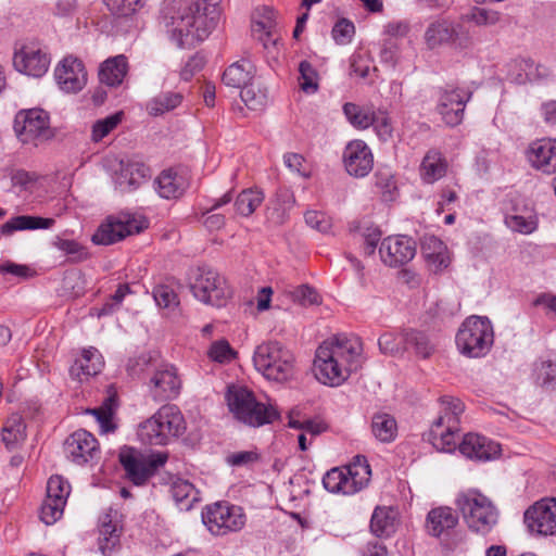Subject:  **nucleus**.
Listing matches in <instances>:
<instances>
[{"label": "nucleus", "instance_id": "nucleus-3", "mask_svg": "<svg viewBox=\"0 0 556 556\" xmlns=\"http://www.w3.org/2000/svg\"><path fill=\"white\" fill-rule=\"evenodd\" d=\"M226 401L235 418L250 427H262L280 418L274 404L257 401L254 393L245 387H229Z\"/></svg>", "mask_w": 556, "mask_h": 556}, {"label": "nucleus", "instance_id": "nucleus-51", "mask_svg": "<svg viewBox=\"0 0 556 556\" xmlns=\"http://www.w3.org/2000/svg\"><path fill=\"white\" fill-rule=\"evenodd\" d=\"M463 20L471 22L479 27H489L496 25L501 21V13L486 8L473 7L463 16Z\"/></svg>", "mask_w": 556, "mask_h": 556}, {"label": "nucleus", "instance_id": "nucleus-4", "mask_svg": "<svg viewBox=\"0 0 556 556\" xmlns=\"http://www.w3.org/2000/svg\"><path fill=\"white\" fill-rule=\"evenodd\" d=\"M456 505L468 529L475 533L486 535L498 522L500 510L494 503L478 491L460 494Z\"/></svg>", "mask_w": 556, "mask_h": 556}, {"label": "nucleus", "instance_id": "nucleus-54", "mask_svg": "<svg viewBox=\"0 0 556 556\" xmlns=\"http://www.w3.org/2000/svg\"><path fill=\"white\" fill-rule=\"evenodd\" d=\"M403 338L404 331L397 334L391 332L381 334L378 340L380 351L392 356L402 355L407 352L406 341L402 340Z\"/></svg>", "mask_w": 556, "mask_h": 556}, {"label": "nucleus", "instance_id": "nucleus-28", "mask_svg": "<svg viewBox=\"0 0 556 556\" xmlns=\"http://www.w3.org/2000/svg\"><path fill=\"white\" fill-rule=\"evenodd\" d=\"M128 71V63L125 55L119 54L104 61L99 70L101 83L114 87L122 84Z\"/></svg>", "mask_w": 556, "mask_h": 556}, {"label": "nucleus", "instance_id": "nucleus-57", "mask_svg": "<svg viewBox=\"0 0 556 556\" xmlns=\"http://www.w3.org/2000/svg\"><path fill=\"white\" fill-rule=\"evenodd\" d=\"M153 298L161 308L174 311L179 305L178 294L175 289L168 285H159L153 289Z\"/></svg>", "mask_w": 556, "mask_h": 556}, {"label": "nucleus", "instance_id": "nucleus-35", "mask_svg": "<svg viewBox=\"0 0 556 556\" xmlns=\"http://www.w3.org/2000/svg\"><path fill=\"white\" fill-rule=\"evenodd\" d=\"M54 224L53 218L39 216L20 215L11 218L1 226L3 235H11L17 230L48 229Z\"/></svg>", "mask_w": 556, "mask_h": 556}, {"label": "nucleus", "instance_id": "nucleus-17", "mask_svg": "<svg viewBox=\"0 0 556 556\" xmlns=\"http://www.w3.org/2000/svg\"><path fill=\"white\" fill-rule=\"evenodd\" d=\"M64 453L73 463L84 465L98 453V441L90 432L77 430L65 440Z\"/></svg>", "mask_w": 556, "mask_h": 556}, {"label": "nucleus", "instance_id": "nucleus-31", "mask_svg": "<svg viewBox=\"0 0 556 556\" xmlns=\"http://www.w3.org/2000/svg\"><path fill=\"white\" fill-rule=\"evenodd\" d=\"M441 420L434 419L428 433V440L438 451L452 453L458 446L457 433L459 429L440 428Z\"/></svg>", "mask_w": 556, "mask_h": 556}, {"label": "nucleus", "instance_id": "nucleus-46", "mask_svg": "<svg viewBox=\"0 0 556 556\" xmlns=\"http://www.w3.org/2000/svg\"><path fill=\"white\" fill-rule=\"evenodd\" d=\"M534 379L535 382L551 390H556V358L539 361L534 364Z\"/></svg>", "mask_w": 556, "mask_h": 556}, {"label": "nucleus", "instance_id": "nucleus-44", "mask_svg": "<svg viewBox=\"0 0 556 556\" xmlns=\"http://www.w3.org/2000/svg\"><path fill=\"white\" fill-rule=\"evenodd\" d=\"M323 484L331 493H342L345 495L355 493V488L351 486L345 470L342 468H332L327 471L323 478Z\"/></svg>", "mask_w": 556, "mask_h": 556}, {"label": "nucleus", "instance_id": "nucleus-64", "mask_svg": "<svg viewBox=\"0 0 556 556\" xmlns=\"http://www.w3.org/2000/svg\"><path fill=\"white\" fill-rule=\"evenodd\" d=\"M292 295L294 301L303 306L318 305L321 303V299L318 292L307 285L298 287L293 291Z\"/></svg>", "mask_w": 556, "mask_h": 556}, {"label": "nucleus", "instance_id": "nucleus-49", "mask_svg": "<svg viewBox=\"0 0 556 556\" xmlns=\"http://www.w3.org/2000/svg\"><path fill=\"white\" fill-rule=\"evenodd\" d=\"M505 225L515 232L529 235L538 228V218L531 211L526 214H509L505 216Z\"/></svg>", "mask_w": 556, "mask_h": 556}, {"label": "nucleus", "instance_id": "nucleus-42", "mask_svg": "<svg viewBox=\"0 0 556 556\" xmlns=\"http://www.w3.org/2000/svg\"><path fill=\"white\" fill-rule=\"evenodd\" d=\"M138 437L141 442L150 445H166L168 443L161 428V424L156 419V413L140 424Z\"/></svg>", "mask_w": 556, "mask_h": 556}, {"label": "nucleus", "instance_id": "nucleus-27", "mask_svg": "<svg viewBox=\"0 0 556 556\" xmlns=\"http://www.w3.org/2000/svg\"><path fill=\"white\" fill-rule=\"evenodd\" d=\"M149 176V168L141 163H129L123 166L116 175L115 184L122 192L138 188Z\"/></svg>", "mask_w": 556, "mask_h": 556}, {"label": "nucleus", "instance_id": "nucleus-24", "mask_svg": "<svg viewBox=\"0 0 556 556\" xmlns=\"http://www.w3.org/2000/svg\"><path fill=\"white\" fill-rule=\"evenodd\" d=\"M119 462L124 467L128 479L136 485H142L152 476V470L147 462L135 455L131 448L124 450L119 454Z\"/></svg>", "mask_w": 556, "mask_h": 556}, {"label": "nucleus", "instance_id": "nucleus-21", "mask_svg": "<svg viewBox=\"0 0 556 556\" xmlns=\"http://www.w3.org/2000/svg\"><path fill=\"white\" fill-rule=\"evenodd\" d=\"M104 361L96 348L84 349L79 358H77L70 368V375L78 381L88 380L98 375L103 368Z\"/></svg>", "mask_w": 556, "mask_h": 556}, {"label": "nucleus", "instance_id": "nucleus-15", "mask_svg": "<svg viewBox=\"0 0 556 556\" xmlns=\"http://www.w3.org/2000/svg\"><path fill=\"white\" fill-rule=\"evenodd\" d=\"M343 164L351 176L365 177L374 167L372 152L365 141L352 140L343 151Z\"/></svg>", "mask_w": 556, "mask_h": 556}, {"label": "nucleus", "instance_id": "nucleus-34", "mask_svg": "<svg viewBox=\"0 0 556 556\" xmlns=\"http://www.w3.org/2000/svg\"><path fill=\"white\" fill-rule=\"evenodd\" d=\"M407 351H413L416 356L429 358L435 351L437 343L429 334L424 331L407 329L404 330Z\"/></svg>", "mask_w": 556, "mask_h": 556}, {"label": "nucleus", "instance_id": "nucleus-20", "mask_svg": "<svg viewBox=\"0 0 556 556\" xmlns=\"http://www.w3.org/2000/svg\"><path fill=\"white\" fill-rule=\"evenodd\" d=\"M458 450L466 458L479 462L491 460L501 452L500 444L477 433L465 434Z\"/></svg>", "mask_w": 556, "mask_h": 556}, {"label": "nucleus", "instance_id": "nucleus-59", "mask_svg": "<svg viewBox=\"0 0 556 556\" xmlns=\"http://www.w3.org/2000/svg\"><path fill=\"white\" fill-rule=\"evenodd\" d=\"M54 247L63 251L70 256V261L78 263L88 258L87 250L75 240L56 238L53 242Z\"/></svg>", "mask_w": 556, "mask_h": 556}, {"label": "nucleus", "instance_id": "nucleus-45", "mask_svg": "<svg viewBox=\"0 0 556 556\" xmlns=\"http://www.w3.org/2000/svg\"><path fill=\"white\" fill-rule=\"evenodd\" d=\"M264 201V194L258 189H245L241 191L235 202L238 214L250 216Z\"/></svg>", "mask_w": 556, "mask_h": 556}, {"label": "nucleus", "instance_id": "nucleus-2", "mask_svg": "<svg viewBox=\"0 0 556 556\" xmlns=\"http://www.w3.org/2000/svg\"><path fill=\"white\" fill-rule=\"evenodd\" d=\"M362 345L358 338L340 334L323 342L316 351V378L328 386H340L359 366Z\"/></svg>", "mask_w": 556, "mask_h": 556}, {"label": "nucleus", "instance_id": "nucleus-9", "mask_svg": "<svg viewBox=\"0 0 556 556\" xmlns=\"http://www.w3.org/2000/svg\"><path fill=\"white\" fill-rule=\"evenodd\" d=\"M14 131L23 143L38 146L54 136L50 116L42 109L20 111L14 119Z\"/></svg>", "mask_w": 556, "mask_h": 556}, {"label": "nucleus", "instance_id": "nucleus-26", "mask_svg": "<svg viewBox=\"0 0 556 556\" xmlns=\"http://www.w3.org/2000/svg\"><path fill=\"white\" fill-rule=\"evenodd\" d=\"M121 530L117 525L113 522L110 513L104 514L100 519L99 551L104 556L112 555L113 552L119 546Z\"/></svg>", "mask_w": 556, "mask_h": 556}, {"label": "nucleus", "instance_id": "nucleus-14", "mask_svg": "<svg viewBox=\"0 0 556 556\" xmlns=\"http://www.w3.org/2000/svg\"><path fill=\"white\" fill-rule=\"evenodd\" d=\"M379 253L382 262L390 267H397L410 262L416 254L415 241L406 236L386 238Z\"/></svg>", "mask_w": 556, "mask_h": 556}, {"label": "nucleus", "instance_id": "nucleus-29", "mask_svg": "<svg viewBox=\"0 0 556 556\" xmlns=\"http://www.w3.org/2000/svg\"><path fill=\"white\" fill-rule=\"evenodd\" d=\"M464 412L465 405L459 399L443 395L440 397V412L435 419H442L440 428L459 429L460 416Z\"/></svg>", "mask_w": 556, "mask_h": 556}, {"label": "nucleus", "instance_id": "nucleus-32", "mask_svg": "<svg viewBox=\"0 0 556 556\" xmlns=\"http://www.w3.org/2000/svg\"><path fill=\"white\" fill-rule=\"evenodd\" d=\"M447 163L441 152L430 150L422 159L420 165V176L427 184H433L445 176Z\"/></svg>", "mask_w": 556, "mask_h": 556}, {"label": "nucleus", "instance_id": "nucleus-8", "mask_svg": "<svg viewBox=\"0 0 556 556\" xmlns=\"http://www.w3.org/2000/svg\"><path fill=\"white\" fill-rule=\"evenodd\" d=\"M202 522L216 536L240 531L245 525L243 508L226 501L215 502L202 509Z\"/></svg>", "mask_w": 556, "mask_h": 556}, {"label": "nucleus", "instance_id": "nucleus-6", "mask_svg": "<svg viewBox=\"0 0 556 556\" xmlns=\"http://www.w3.org/2000/svg\"><path fill=\"white\" fill-rule=\"evenodd\" d=\"M455 342L458 351L467 357L486 355L494 342L491 321L488 317H467L456 333Z\"/></svg>", "mask_w": 556, "mask_h": 556}, {"label": "nucleus", "instance_id": "nucleus-62", "mask_svg": "<svg viewBox=\"0 0 556 556\" xmlns=\"http://www.w3.org/2000/svg\"><path fill=\"white\" fill-rule=\"evenodd\" d=\"M298 415L294 410H292L289 415V427L294 429L304 430L305 432L311 433L312 435H318L326 430V426L324 422L314 420V419H305L299 420L295 418Z\"/></svg>", "mask_w": 556, "mask_h": 556}, {"label": "nucleus", "instance_id": "nucleus-40", "mask_svg": "<svg viewBox=\"0 0 556 556\" xmlns=\"http://www.w3.org/2000/svg\"><path fill=\"white\" fill-rule=\"evenodd\" d=\"M184 96L180 92L167 91L151 99L147 104L150 115L159 116L173 111L182 102Z\"/></svg>", "mask_w": 556, "mask_h": 556}, {"label": "nucleus", "instance_id": "nucleus-37", "mask_svg": "<svg viewBox=\"0 0 556 556\" xmlns=\"http://www.w3.org/2000/svg\"><path fill=\"white\" fill-rule=\"evenodd\" d=\"M348 481L355 493L367 485L370 480L371 470L365 456H355L352 464L344 468Z\"/></svg>", "mask_w": 556, "mask_h": 556}, {"label": "nucleus", "instance_id": "nucleus-5", "mask_svg": "<svg viewBox=\"0 0 556 556\" xmlns=\"http://www.w3.org/2000/svg\"><path fill=\"white\" fill-rule=\"evenodd\" d=\"M188 280L193 296L206 305L223 307L232 295L226 278L207 265L192 268Z\"/></svg>", "mask_w": 556, "mask_h": 556}, {"label": "nucleus", "instance_id": "nucleus-39", "mask_svg": "<svg viewBox=\"0 0 556 556\" xmlns=\"http://www.w3.org/2000/svg\"><path fill=\"white\" fill-rule=\"evenodd\" d=\"M370 529L377 536H390L395 531V516L391 508L377 507L371 516Z\"/></svg>", "mask_w": 556, "mask_h": 556}, {"label": "nucleus", "instance_id": "nucleus-36", "mask_svg": "<svg viewBox=\"0 0 556 556\" xmlns=\"http://www.w3.org/2000/svg\"><path fill=\"white\" fill-rule=\"evenodd\" d=\"M371 432L378 441L390 443L396 438L397 422L390 414L377 413L371 419Z\"/></svg>", "mask_w": 556, "mask_h": 556}, {"label": "nucleus", "instance_id": "nucleus-18", "mask_svg": "<svg viewBox=\"0 0 556 556\" xmlns=\"http://www.w3.org/2000/svg\"><path fill=\"white\" fill-rule=\"evenodd\" d=\"M527 159L534 169L546 175L556 174V139L542 138L531 142Z\"/></svg>", "mask_w": 556, "mask_h": 556}, {"label": "nucleus", "instance_id": "nucleus-7", "mask_svg": "<svg viewBox=\"0 0 556 556\" xmlns=\"http://www.w3.org/2000/svg\"><path fill=\"white\" fill-rule=\"evenodd\" d=\"M293 354L277 341L260 344L253 356L255 368L273 381H286L293 372Z\"/></svg>", "mask_w": 556, "mask_h": 556}, {"label": "nucleus", "instance_id": "nucleus-55", "mask_svg": "<svg viewBox=\"0 0 556 556\" xmlns=\"http://www.w3.org/2000/svg\"><path fill=\"white\" fill-rule=\"evenodd\" d=\"M376 186L384 201H393L397 194V186L394 175L390 169H379L376 173Z\"/></svg>", "mask_w": 556, "mask_h": 556}, {"label": "nucleus", "instance_id": "nucleus-52", "mask_svg": "<svg viewBox=\"0 0 556 556\" xmlns=\"http://www.w3.org/2000/svg\"><path fill=\"white\" fill-rule=\"evenodd\" d=\"M71 493V485L62 476H52L47 482V496L51 502L62 503L66 505Z\"/></svg>", "mask_w": 556, "mask_h": 556}, {"label": "nucleus", "instance_id": "nucleus-25", "mask_svg": "<svg viewBox=\"0 0 556 556\" xmlns=\"http://www.w3.org/2000/svg\"><path fill=\"white\" fill-rule=\"evenodd\" d=\"M159 194L164 199H177L188 187L186 178L173 169L163 170L155 180Z\"/></svg>", "mask_w": 556, "mask_h": 556}, {"label": "nucleus", "instance_id": "nucleus-19", "mask_svg": "<svg viewBox=\"0 0 556 556\" xmlns=\"http://www.w3.org/2000/svg\"><path fill=\"white\" fill-rule=\"evenodd\" d=\"M181 381L173 366L157 369L150 379L149 390L155 401L174 400L180 392Z\"/></svg>", "mask_w": 556, "mask_h": 556}, {"label": "nucleus", "instance_id": "nucleus-43", "mask_svg": "<svg viewBox=\"0 0 556 556\" xmlns=\"http://www.w3.org/2000/svg\"><path fill=\"white\" fill-rule=\"evenodd\" d=\"M116 402V395L112 394L104 399L100 407L87 410L96 417L103 433L115 430V425L112 422V418L117 406Z\"/></svg>", "mask_w": 556, "mask_h": 556}, {"label": "nucleus", "instance_id": "nucleus-33", "mask_svg": "<svg viewBox=\"0 0 556 556\" xmlns=\"http://www.w3.org/2000/svg\"><path fill=\"white\" fill-rule=\"evenodd\" d=\"M254 77V66L248 60H241L228 66L223 74V83L232 88L242 89Z\"/></svg>", "mask_w": 556, "mask_h": 556}, {"label": "nucleus", "instance_id": "nucleus-30", "mask_svg": "<svg viewBox=\"0 0 556 556\" xmlns=\"http://www.w3.org/2000/svg\"><path fill=\"white\" fill-rule=\"evenodd\" d=\"M170 493L177 507L188 511L201 500L200 492L188 480L176 478L170 483Z\"/></svg>", "mask_w": 556, "mask_h": 556}, {"label": "nucleus", "instance_id": "nucleus-60", "mask_svg": "<svg viewBox=\"0 0 556 556\" xmlns=\"http://www.w3.org/2000/svg\"><path fill=\"white\" fill-rule=\"evenodd\" d=\"M452 38L450 45L453 46L454 49L464 51L470 49L473 46L472 35L466 26L463 24H452Z\"/></svg>", "mask_w": 556, "mask_h": 556}, {"label": "nucleus", "instance_id": "nucleus-13", "mask_svg": "<svg viewBox=\"0 0 556 556\" xmlns=\"http://www.w3.org/2000/svg\"><path fill=\"white\" fill-rule=\"evenodd\" d=\"M472 93L463 88H445L439 93L438 112L447 126L459 125L464 118L466 103Z\"/></svg>", "mask_w": 556, "mask_h": 556}, {"label": "nucleus", "instance_id": "nucleus-38", "mask_svg": "<svg viewBox=\"0 0 556 556\" xmlns=\"http://www.w3.org/2000/svg\"><path fill=\"white\" fill-rule=\"evenodd\" d=\"M452 22L446 20L434 21L425 31V41L429 49H435L450 43L452 38Z\"/></svg>", "mask_w": 556, "mask_h": 556}, {"label": "nucleus", "instance_id": "nucleus-16", "mask_svg": "<svg viewBox=\"0 0 556 556\" xmlns=\"http://www.w3.org/2000/svg\"><path fill=\"white\" fill-rule=\"evenodd\" d=\"M54 77L60 88L66 92L80 91L87 83V73L80 60L64 58L54 70Z\"/></svg>", "mask_w": 556, "mask_h": 556}, {"label": "nucleus", "instance_id": "nucleus-10", "mask_svg": "<svg viewBox=\"0 0 556 556\" xmlns=\"http://www.w3.org/2000/svg\"><path fill=\"white\" fill-rule=\"evenodd\" d=\"M148 227L147 220L130 214L109 216L92 235L91 241L98 245H110L127 236L141 232Z\"/></svg>", "mask_w": 556, "mask_h": 556}, {"label": "nucleus", "instance_id": "nucleus-48", "mask_svg": "<svg viewBox=\"0 0 556 556\" xmlns=\"http://www.w3.org/2000/svg\"><path fill=\"white\" fill-rule=\"evenodd\" d=\"M26 437V426L21 416L13 415L8 419L2 430V441L7 447L12 448Z\"/></svg>", "mask_w": 556, "mask_h": 556}, {"label": "nucleus", "instance_id": "nucleus-50", "mask_svg": "<svg viewBox=\"0 0 556 556\" xmlns=\"http://www.w3.org/2000/svg\"><path fill=\"white\" fill-rule=\"evenodd\" d=\"M104 5L116 17H129L140 11L146 0H103Z\"/></svg>", "mask_w": 556, "mask_h": 556}, {"label": "nucleus", "instance_id": "nucleus-63", "mask_svg": "<svg viewBox=\"0 0 556 556\" xmlns=\"http://www.w3.org/2000/svg\"><path fill=\"white\" fill-rule=\"evenodd\" d=\"M304 218L307 226L323 233L329 232L332 227L331 219L323 212L307 211Z\"/></svg>", "mask_w": 556, "mask_h": 556}, {"label": "nucleus", "instance_id": "nucleus-56", "mask_svg": "<svg viewBox=\"0 0 556 556\" xmlns=\"http://www.w3.org/2000/svg\"><path fill=\"white\" fill-rule=\"evenodd\" d=\"M240 97L248 108L251 110H260L267 102L266 90L261 89L253 83L248 84L241 89Z\"/></svg>", "mask_w": 556, "mask_h": 556}, {"label": "nucleus", "instance_id": "nucleus-11", "mask_svg": "<svg viewBox=\"0 0 556 556\" xmlns=\"http://www.w3.org/2000/svg\"><path fill=\"white\" fill-rule=\"evenodd\" d=\"M51 58L38 45H24L13 55V65L16 71L30 77H42L49 70Z\"/></svg>", "mask_w": 556, "mask_h": 556}, {"label": "nucleus", "instance_id": "nucleus-22", "mask_svg": "<svg viewBox=\"0 0 556 556\" xmlns=\"http://www.w3.org/2000/svg\"><path fill=\"white\" fill-rule=\"evenodd\" d=\"M458 523V515L446 506L431 509L426 519V529L432 536H440L454 529Z\"/></svg>", "mask_w": 556, "mask_h": 556}, {"label": "nucleus", "instance_id": "nucleus-53", "mask_svg": "<svg viewBox=\"0 0 556 556\" xmlns=\"http://www.w3.org/2000/svg\"><path fill=\"white\" fill-rule=\"evenodd\" d=\"M123 118H124V113L122 111H119L110 116L98 119L92 125L91 140L93 142L101 141L104 137H106L112 130H114L122 123Z\"/></svg>", "mask_w": 556, "mask_h": 556}, {"label": "nucleus", "instance_id": "nucleus-1", "mask_svg": "<svg viewBox=\"0 0 556 556\" xmlns=\"http://www.w3.org/2000/svg\"><path fill=\"white\" fill-rule=\"evenodd\" d=\"M161 21L178 47L201 42L216 27L219 11L217 0H165Z\"/></svg>", "mask_w": 556, "mask_h": 556}, {"label": "nucleus", "instance_id": "nucleus-47", "mask_svg": "<svg viewBox=\"0 0 556 556\" xmlns=\"http://www.w3.org/2000/svg\"><path fill=\"white\" fill-rule=\"evenodd\" d=\"M343 113L348 121L359 129H366L375 123V113L355 103H345L343 105Z\"/></svg>", "mask_w": 556, "mask_h": 556}, {"label": "nucleus", "instance_id": "nucleus-12", "mask_svg": "<svg viewBox=\"0 0 556 556\" xmlns=\"http://www.w3.org/2000/svg\"><path fill=\"white\" fill-rule=\"evenodd\" d=\"M525 523L529 531L540 535H556V498L534 503L525 511Z\"/></svg>", "mask_w": 556, "mask_h": 556}, {"label": "nucleus", "instance_id": "nucleus-23", "mask_svg": "<svg viewBox=\"0 0 556 556\" xmlns=\"http://www.w3.org/2000/svg\"><path fill=\"white\" fill-rule=\"evenodd\" d=\"M156 419L166 437L167 442L178 438L186 431V421L184 415L176 405H163L156 412Z\"/></svg>", "mask_w": 556, "mask_h": 556}, {"label": "nucleus", "instance_id": "nucleus-41", "mask_svg": "<svg viewBox=\"0 0 556 556\" xmlns=\"http://www.w3.org/2000/svg\"><path fill=\"white\" fill-rule=\"evenodd\" d=\"M294 204L295 199L293 192L286 187L279 188L276 192V199L269 218L276 224H283Z\"/></svg>", "mask_w": 556, "mask_h": 556}, {"label": "nucleus", "instance_id": "nucleus-61", "mask_svg": "<svg viewBox=\"0 0 556 556\" xmlns=\"http://www.w3.org/2000/svg\"><path fill=\"white\" fill-rule=\"evenodd\" d=\"M64 507L65 505L62 503L50 502L49 498H45L40 507L41 521L48 526L55 523L63 516Z\"/></svg>", "mask_w": 556, "mask_h": 556}, {"label": "nucleus", "instance_id": "nucleus-58", "mask_svg": "<svg viewBox=\"0 0 556 556\" xmlns=\"http://www.w3.org/2000/svg\"><path fill=\"white\" fill-rule=\"evenodd\" d=\"M300 87L306 93H314L318 90V73L308 61H302L299 65Z\"/></svg>", "mask_w": 556, "mask_h": 556}]
</instances>
